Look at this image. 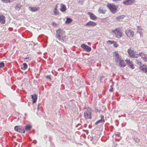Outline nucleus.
<instances>
[{"instance_id": "nucleus-5", "label": "nucleus", "mask_w": 147, "mask_h": 147, "mask_svg": "<svg viewBox=\"0 0 147 147\" xmlns=\"http://www.w3.org/2000/svg\"><path fill=\"white\" fill-rule=\"evenodd\" d=\"M81 47L87 52H89L91 51V48L85 44H81Z\"/></svg>"}, {"instance_id": "nucleus-26", "label": "nucleus", "mask_w": 147, "mask_h": 147, "mask_svg": "<svg viewBox=\"0 0 147 147\" xmlns=\"http://www.w3.org/2000/svg\"><path fill=\"white\" fill-rule=\"evenodd\" d=\"M53 12L54 15L55 16L59 15V11L57 9H54Z\"/></svg>"}, {"instance_id": "nucleus-23", "label": "nucleus", "mask_w": 147, "mask_h": 147, "mask_svg": "<svg viewBox=\"0 0 147 147\" xmlns=\"http://www.w3.org/2000/svg\"><path fill=\"white\" fill-rule=\"evenodd\" d=\"M22 5H21L19 3H17L16 5V10L19 11Z\"/></svg>"}, {"instance_id": "nucleus-38", "label": "nucleus", "mask_w": 147, "mask_h": 147, "mask_svg": "<svg viewBox=\"0 0 147 147\" xmlns=\"http://www.w3.org/2000/svg\"><path fill=\"white\" fill-rule=\"evenodd\" d=\"M129 66L130 67V68H131L132 69H134V65L133 64V63L131 64Z\"/></svg>"}, {"instance_id": "nucleus-15", "label": "nucleus", "mask_w": 147, "mask_h": 147, "mask_svg": "<svg viewBox=\"0 0 147 147\" xmlns=\"http://www.w3.org/2000/svg\"><path fill=\"white\" fill-rule=\"evenodd\" d=\"M39 9V8L37 7H29V9L32 11V12H34L36 11H37L38 10V9Z\"/></svg>"}, {"instance_id": "nucleus-27", "label": "nucleus", "mask_w": 147, "mask_h": 147, "mask_svg": "<svg viewBox=\"0 0 147 147\" xmlns=\"http://www.w3.org/2000/svg\"><path fill=\"white\" fill-rule=\"evenodd\" d=\"M31 128V127L29 125H27L25 126V129L26 130H29Z\"/></svg>"}, {"instance_id": "nucleus-37", "label": "nucleus", "mask_w": 147, "mask_h": 147, "mask_svg": "<svg viewBox=\"0 0 147 147\" xmlns=\"http://www.w3.org/2000/svg\"><path fill=\"white\" fill-rule=\"evenodd\" d=\"M113 44H114L113 46L114 47L116 48L118 46V45L117 43L115 41V42Z\"/></svg>"}, {"instance_id": "nucleus-30", "label": "nucleus", "mask_w": 147, "mask_h": 147, "mask_svg": "<svg viewBox=\"0 0 147 147\" xmlns=\"http://www.w3.org/2000/svg\"><path fill=\"white\" fill-rule=\"evenodd\" d=\"M23 67H24V68H23L24 69L26 70V69H27V68L28 65L26 63H23Z\"/></svg>"}, {"instance_id": "nucleus-12", "label": "nucleus", "mask_w": 147, "mask_h": 147, "mask_svg": "<svg viewBox=\"0 0 147 147\" xmlns=\"http://www.w3.org/2000/svg\"><path fill=\"white\" fill-rule=\"evenodd\" d=\"M88 15H90V18L91 19L93 20H95L97 19V18L96 16L93 13L88 12Z\"/></svg>"}, {"instance_id": "nucleus-20", "label": "nucleus", "mask_w": 147, "mask_h": 147, "mask_svg": "<svg viewBox=\"0 0 147 147\" xmlns=\"http://www.w3.org/2000/svg\"><path fill=\"white\" fill-rule=\"evenodd\" d=\"M125 17V16L124 15H121L117 17L116 19L118 21H121Z\"/></svg>"}, {"instance_id": "nucleus-29", "label": "nucleus", "mask_w": 147, "mask_h": 147, "mask_svg": "<svg viewBox=\"0 0 147 147\" xmlns=\"http://www.w3.org/2000/svg\"><path fill=\"white\" fill-rule=\"evenodd\" d=\"M19 131V132L22 133H24L25 132V131L24 127H22V128Z\"/></svg>"}, {"instance_id": "nucleus-44", "label": "nucleus", "mask_w": 147, "mask_h": 147, "mask_svg": "<svg viewBox=\"0 0 147 147\" xmlns=\"http://www.w3.org/2000/svg\"><path fill=\"white\" fill-rule=\"evenodd\" d=\"M113 88H111L109 89V91L111 92H112L113 91Z\"/></svg>"}, {"instance_id": "nucleus-28", "label": "nucleus", "mask_w": 147, "mask_h": 147, "mask_svg": "<svg viewBox=\"0 0 147 147\" xmlns=\"http://www.w3.org/2000/svg\"><path fill=\"white\" fill-rule=\"evenodd\" d=\"M115 42V41H112L111 40H108L107 42V43L109 45H111L112 44L114 43Z\"/></svg>"}, {"instance_id": "nucleus-34", "label": "nucleus", "mask_w": 147, "mask_h": 147, "mask_svg": "<svg viewBox=\"0 0 147 147\" xmlns=\"http://www.w3.org/2000/svg\"><path fill=\"white\" fill-rule=\"evenodd\" d=\"M2 1L5 3H7L8 2L10 3L12 2L13 0H2Z\"/></svg>"}, {"instance_id": "nucleus-36", "label": "nucleus", "mask_w": 147, "mask_h": 147, "mask_svg": "<svg viewBox=\"0 0 147 147\" xmlns=\"http://www.w3.org/2000/svg\"><path fill=\"white\" fill-rule=\"evenodd\" d=\"M101 119L102 121H103V123L105 122V120L104 119V116L103 115H101Z\"/></svg>"}, {"instance_id": "nucleus-22", "label": "nucleus", "mask_w": 147, "mask_h": 147, "mask_svg": "<svg viewBox=\"0 0 147 147\" xmlns=\"http://www.w3.org/2000/svg\"><path fill=\"white\" fill-rule=\"evenodd\" d=\"M22 128V126H16L14 127L15 130L19 132V131Z\"/></svg>"}, {"instance_id": "nucleus-10", "label": "nucleus", "mask_w": 147, "mask_h": 147, "mask_svg": "<svg viewBox=\"0 0 147 147\" xmlns=\"http://www.w3.org/2000/svg\"><path fill=\"white\" fill-rule=\"evenodd\" d=\"M96 25V24L94 22L90 21L87 23L85 26H89L92 27H94Z\"/></svg>"}, {"instance_id": "nucleus-19", "label": "nucleus", "mask_w": 147, "mask_h": 147, "mask_svg": "<svg viewBox=\"0 0 147 147\" xmlns=\"http://www.w3.org/2000/svg\"><path fill=\"white\" fill-rule=\"evenodd\" d=\"M119 65L121 67H123L126 66V64L124 61L123 60H121L119 61Z\"/></svg>"}, {"instance_id": "nucleus-46", "label": "nucleus", "mask_w": 147, "mask_h": 147, "mask_svg": "<svg viewBox=\"0 0 147 147\" xmlns=\"http://www.w3.org/2000/svg\"><path fill=\"white\" fill-rule=\"evenodd\" d=\"M116 135L117 136H118V137H119V136H119V134H116Z\"/></svg>"}, {"instance_id": "nucleus-2", "label": "nucleus", "mask_w": 147, "mask_h": 147, "mask_svg": "<svg viewBox=\"0 0 147 147\" xmlns=\"http://www.w3.org/2000/svg\"><path fill=\"white\" fill-rule=\"evenodd\" d=\"M107 7L113 13H114L116 12L117 7L115 5L110 4L107 5Z\"/></svg>"}, {"instance_id": "nucleus-39", "label": "nucleus", "mask_w": 147, "mask_h": 147, "mask_svg": "<svg viewBox=\"0 0 147 147\" xmlns=\"http://www.w3.org/2000/svg\"><path fill=\"white\" fill-rule=\"evenodd\" d=\"M46 78L47 79H49V80H50V79H51V76L49 75L47 76L46 77Z\"/></svg>"}, {"instance_id": "nucleus-42", "label": "nucleus", "mask_w": 147, "mask_h": 147, "mask_svg": "<svg viewBox=\"0 0 147 147\" xmlns=\"http://www.w3.org/2000/svg\"><path fill=\"white\" fill-rule=\"evenodd\" d=\"M52 24L53 26L56 25H57L54 22H52Z\"/></svg>"}, {"instance_id": "nucleus-40", "label": "nucleus", "mask_w": 147, "mask_h": 147, "mask_svg": "<svg viewBox=\"0 0 147 147\" xmlns=\"http://www.w3.org/2000/svg\"><path fill=\"white\" fill-rule=\"evenodd\" d=\"M134 57H131L132 58H137V57L135 54H134L133 55Z\"/></svg>"}, {"instance_id": "nucleus-48", "label": "nucleus", "mask_w": 147, "mask_h": 147, "mask_svg": "<svg viewBox=\"0 0 147 147\" xmlns=\"http://www.w3.org/2000/svg\"><path fill=\"white\" fill-rule=\"evenodd\" d=\"M78 126V125H77L76 126V127H77Z\"/></svg>"}, {"instance_id": "nucleus-14", "label": "nucleus", "mask_w": 147, "mask_h": 147, "mask_svg": "<svg viewBox=\"0 0 147 147\" xmlns=\"http://www.w3.org/2000/svg\"><path fill=\"white\" fill-rule=\"evenodd\" d=\"M128 53L130 57H134L133 55L134 54V52L131 49V48H130L128 49Z\"/></svg>"}, {"instance_id": "nucleus-41", "label": "nucleus", "mask_w": 147, "mask_h": 147, "mask_svg": "<svg viewBox=\"0 0 147 147\" xmlns=\"http://www.w3.org/2000/svg\"><path fill=\"white\" fill-rule=\"evenodd\" d=\"M24 61H26L27 62H28V61L27 60V59H28V60H29V59L27 58H24Z\"/></svg>"}, {"instance_id": "nucleus-3", "label": "nucleus", "mask_w": 147, "mask_h": 147, "mask_svg": "<svg viewBox=\"0 0 147 147\" xmlns=\"http://www.w3.org/2000/svg\"><path fill=\"white\" fill-rule=\"evenodd\" d=\"M112 32L114 33L117 37L120 38L122 36V32H121L119 28H115V30H112Z\"/></svg>"}, {"instance_id": "nucleus-33", "label": "nucleus", "mask_w": 147, "mask_h": 147, "mask_svg": "<svg viewBox=\"0 0 147 147\" xmlns=\"http://www.w3.org/2000/svg\"><path fill=\"white\" fill-rule=\"evenodd\" d=\"M102 122H103V121H102L101 119H100L96 122L95 124L96 125H97L99 123H102Z\"/></svg>"}, {"instance_id": "nucleus-8", "label": "nucleus", "mask_w": 147, "mask_h": 147, "mask_svg": "<svg viewBox=\"0 0 147 147\" xmlns=\"http://www.w3.org/2000/svg\"><path fill=\"white\" fill-rule=\"evenodd\" d=\"M84 116L86 119L91 118V113L89 111H86L84 112Z\"/></svg>"}, {"instance_id": "nucleus-17", "label": "nucleus", "mask_w": 147, "mask_h": 147, "mask_svg": "<svg viewBox=\"0 0 147 147\" xmlns=\"http://www.w3.org/2000/svg\"><path fill=\"white\" fill-rule=\"evenodd\" d=\"M31 96L32 99L33 100V103H34L36 101L37 99V96L36 94H35L34 95H31Z\"/></svg>"}, {"instance_id": "nucleus-31", "label": "nucleus", "mask_w": 147, "mask_h": 147, "mask_svg": "<svg viewBox=\"0 0 147 147\" xmlns=\"http://www.w3.org/2000/svg\"><path fill=\"white\" fill-rule=\"evenodd\" d=\"M127 61V62H126V63H127V65L129 66L130 65H131V64L132 63V62L130 61V60H125V61Z\"/></svg>"}, {"instance_id": "nucleus-49", "label": "nucleus", "mask_w": 147, "mask_h": 147, "mask_svg": "<svg viewBox=\"0 0 147 147\" xmlns=\"http://www.w3.org/2000/svg\"><path fill=\"white\" fill-rule=\"evenodd\" d=\"M36 142H35V144H36Z\"/></svg>"}, {"instance_id": "nucleus-32", "label": "nucleus", "mask_w": 147, "mask_h": 147, "mask_svg": "<svg viewBox=\"0 0 147 147\" xmlns=\"http://www.w3.org/2000/svg\"><path fill=\"white\" fill-rule=\"evenodd\" d=\"M134 140L135 142L137 143H138L140 141L139 139L138 138L136 137H134Z\"/></svg>"}, {"instance_id": "nucleus-4", "label": "nucleus", "mask_w": 147, "mask_h": 147, "mask_svg": "<svg viewBox=\"0 0 147 147\" xmlns=\"http://www.w3.org/2000/svg\"><path fill=\"white\" fill-rule=\"evenodd\" d=\"M114 56L115 57V60L117 63L119 62L121 60V57L119 55L117 51H115L114 52Z\"/></svg>"}, {"instance_id": "nucleus-1", "label": "nucleus", "mask_w": 147, "mask_h": 147, "mask_svg": "<svg viewBox=\"0 0 147 147\" xmlns=\"http://www.w3.org/2000/svg\"><path fill=\"white\" fill-rule=\"evenodd\" d=\"M61 29H59L56 31V36L57 38L62 42H63L65 40V36L61 32Z\"/></svg>"}, {"instance_id": "nucleus-35", "label": "nucleus", "mask_w": 147, "mask_h": 147, "mask_svg": "<svg viewBox=\"0 0 147 147\" xmlns=\"http://www.w3.org/2000/svg\"><path fill=\"white\" fill-rule=\"evenodd\" d=\"M5 66L4 63L3 62H1L0 63V68L3 67Z\"/></svg>"}, {"instance_id": "nucleus-47", "label": "nucleus", "mask_w": 147, "mask_h": 147, "mask_svg": "<svg viewBox=\"0 0 147 147\" xmlns=\"http://www.w3.org/2000/svg\"><path fill=\"white\" fill-rule=\"evenodd\" d=\"M39 109V107H37V109H38H38Z\"/></svg>"}, {"instance_id": "nucleus-7", "label": "nucleus", "mask_w": 147, "mask_h": 147, "mask_svg": "<svg viewBox=\"0 0 147 147\" xmlns=\"http://www.w3.org/2000/svg\"><path fill=\"white\" fill-rule=\"evenodd\" d=\"M140 70L146 73L147 72V65L146 64H144L140 67Z\"/></svg>"}, {"instance_id": "nucleus-24", "label": "nucleus", "mask_w": 147, "mask_h": 147, "mask_svg": "<svg viewBox=\"0 0 147 147\" xmlns=\"http://www.w3.org/2000/svg\"><path fill=\"white\" fill-rule=\"evenodd\" d=\"M137 32L139 33L140 35L142 33V30L140 26H137Z\"/></svg>"}, {"instance_id": "nucleus-16", "label": "nucleus", "mask_w": 147, "mask_h": 147, "mask_svg": "<svg viewBox=\"0 0 147 147\" xmlns=\"http://www.w3.org/2000/svg\"><path fill=\"white\" fill-rule=\"evenodd\" d=\"M134 1V0H127L125 1H123V3L126 5H128L133 3Z\"/></svg>"}, {"instance_id": "nucleus-25", "label": "nucleus", "mask_w": 147, "mask_h": 147, "mask_svg": "<svg viewBox=\"0 0 147 147\" xmlns=\"http://www.w3.org/2000/svg\"><path fill=\"white\" fill-rule=\"evenodd\" d=\"M72 21L71 19L70 18H67L66 19V20L65 22L66 24H69Z\"/></svg>"}, {"instance_id": "nucleus-45", "label": "nucleus", "mask_w": 147, "mask_h": 147, "mask_svg": "<svg viewBox=\"0 0 147 147\" xmlns=\"http://www.w3.org/2000/svg\"><path fill=\"white\" fill-rule=\"evenodd\" d=\"M23 68H24V67H21V69L22 70H25V69H23Z\"/></svg>"}, {"instance_id": "nucleus-18", "label": "nucleus", "mask_w": 147, "mask_h": 147, "mask_svg": "<svg viewBox=\"0 0 147 147\" xmlns=\"http://www.w3.org/2000/svg\"><path fill=\"white\" fill-rule=\"evenodd\" d=\"M62 5L60 9V11L62 12H64L66 11V6L65 5L61 4Z\"/></svg>"}, {"instance_id": "nucleus-11", "label": "nucleus", "mask_w": 147, "mask_h": 147, "mask_svg": "<svg viewBox=\"0 0 147 147\" xmlns=\"http://www.w3.org/2000/svg\"><path fill=\"white\" fill-rule=\"evenodd\" d=\"M98 11L99 13L103 14H105L106 11L105 8L102 6H100L99 7Z\"/></svg>"}, {"instance_id": "nucleus-21", "label": "nucleus", "mask_w": 147, "mask_h": 147, "mask_svg": "<svg viewBox=\"0 0 147 147\" xmlns=\"http://www.w3.org/2000/svg\"><path fill=\"white\" fill-rule=\"evenodd\" d=\"M135 61L136 64L140 67L142 65V63L139 60L136 59L135 60Z\"/></svg>"}, {"instance_id": "nucleus-6", "label": "nucleus", "mask_w": 147, "mask_h": 147, "mask_svg": "<svg viewBox=\"0 0 147 147\" xmlns=\"http://www.w3.org/2000/svg\"><path fill=\"white\" fill-rule=\"evenodd\" d=\"M125 33L126 35L128 37H133L134 36V32L131 30H126Z\"/></svg>"}, {"instance_id": "nucleus-9", "label": "nucleus", "mask_w": 147, "mask_h": 147, "mask_svg": "<svg viewBox=\"0 0 147 147\" xmlns=\"http://www.w3.org/2000/svg\"><path fill=\"white\" fill-rule=\"evenodd\" d=\"M5 18L4 16L0 14V23L2 24H4L5 22Z\"/></svg>"}, {"instance_id": "nucleus-13", "label": "nucleus", "mask_w": 147, "mask_h": 147, "mask_svg": "<svg viewBox=\"0 0 147 147\" xmlns=\"http://www.w3.org/2000/svg\"><path fill=\"white\" fill-rule=\"evenodd\" d=\"M140 56L142 57V58L145 60V61H147V58L146 57V55L143 53H140L139 54Z\"/></svg>"}, {"instance_id": "nucleus-43", "label": "nucleus", "mask_w": 147, "mask_h": 147, "mask_svg": "<svg viewBox=\"0 0 147 147\" xmlns=\"http://www.w3.org/2000/svg\"><path fill=\"white\" fill-rule=\"evenodd\" d=\"M57 8H58L57 4L55 5V7L54 9H57Z\"/></svg>"}]
</instances>
